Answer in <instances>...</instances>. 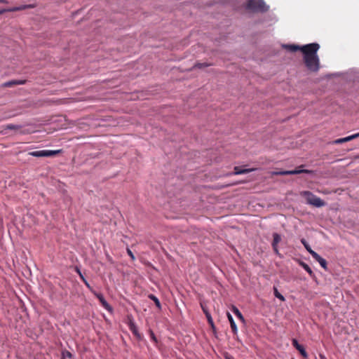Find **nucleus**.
Segmentation results:
<instances>
[{
    "label": "nucleus",
    "instance_id": "22",
    "mask_svg": "<svg viewBox=\"0 0 359 359\" xmlns=\"http://www.w3.org/2000/svg\"><path fill=\"white\" fill-rule=\"evenodd\" d=\"M274 295L278 299L284 302L285 300L284 296L281 294L277 290V288L274 287Z\"/></svg>",
    "mask_w": 359,
    "mask_h": 359
},
{
    "label": "nucleus",
    "instance_id": "5",
    "mask_svg": "<svg viewBox=\"0 0 359 359\" xmlns=\"http://www.w3.org/2000/svg\"><path fill=\"white\" fill-rule=\"evenodd\" d=\"M303 172H312V171L308 170H302V169H295L292 170H282V171H276L273 172L274 175H297Z\"/></svg>",
    "mask_w": 359,
    "mask_h": 359
},
{
    "label": "nucleus",
    "instance_id": "25",
    "mask_svg": "<svg viewBox=\"0 0 359 359\" xmlns=\"http://www.w3.org/2000/svg\"><path fill=\"white\" fill-rule=\"evenodd\" d=\"M149 335H150L151 339L154 343L156 344L158 342V340H157V338H156L155 334L154 333V332L151 330H149Z\"/></svg>",
    "mask_w": 359,
    "mask_h": 359
},
{
    "label": "nucleus",
    "instance_id": "11",
    "mask_svg": "<svg viewBox=\"0 0 359 359\" xmlns=\"http://www.w3.org/2000/svg\"><path fill=\"white\" fill-rule=\"evenodd\" d=\"M316 262H318L320 265L325 269V270H327V261L321 257L319 255H318L316 252Z\"/></svg>",
    "mask_w": 359,
    "mask_h": 359
},
{
    "label": "nucleus",
    "instance_id": "9",
    "mask_svg": "<svg viewBox=\"0 0 359 359\" xmlns=\"http://www.w3.org/2000/svg\"><path fill=\"white\" fill-rule=\"evenodd\" d=\"M227 318H228V320L230 323V326H231V330L233 332V333L234 334H237L238 333V328H237V326H236V324L233 318V316L228 312L227 313Z\"/></svg>",
    "mask_w": 359,
    "mask_h": 359
},
{
    "label": "nucleus",
    "instance_id": "3",
    "mask_svg": "<svg viewBox=\"0 0 359 359\" xmlns=\"http://www.w3.org/2000/svg\"><path fill=\"white\" fill-rule=\"evenodd\" d=\"M127 324L129 327V330L132 332V333L135 336L137 340L140 341L142 339L141 334L140 333L137 326L135 324L134 318L133 316L128 315L127 316Z\"/></svg>",
    "mask_w": 359,
    "mask_h": 359
},
{
    "label": "nucleus",
    "instance_id": "19",
    "mask_svg": "<svg viewBox=\"0 0 359 359\" xmlns=\"http://www.w3.org/2000/svg\"><path fill=\"white\" fill-rule=\"evenodd\" d=\"M206 318H207L208 322L210 324V325L211 326L212 329L215 330V326L212 318L211 316V314L210 313H206Z\"/></svg>",
    "mask_w": 359,
    "mask_h": 359
},
{
    "label": "nucleus",
    "instance_id": "2",
    "mask_svg": "<svg viewBox=\"0 0 359 359\" xmlns=\"http://www.w3.org/2000/svg\"><path fill=\"white\" fill-rule=\"evenodd\" d=\"M246 8L254 12H266L269 7L267 6L264 0H248Z\"/></svg>",
    "mask_w": 359,
    "mask_h": 359
},
{
    "label": "nucleus",
    "instance_id": "31",
    "mask_svg": "<svg viewBox=\"0 0 359 359\" xmlns=\"http://www.w3.org/2000/svg\"><path fill=\"white\" fill-rule=\"evenodd\" d=\"M86 286L93 292V291H95L93 287L90 286L89 283H86Z\"/></svg>",
    "mask_w": 359,
    "mask_h": 359
},
{
    "label": "nucleus",
    "instance_id": "37",
    "mask_svg": "<svg viewBox=\"0 0 359 359\" xmlns=\"http://www.w3.org/2000/svg\"><path fill=\"white\" fill-rule=\"evenodd\" d=\"M6 0H0V3H6Z\"/></svg>",
    "mask_w": 359,
    "mask_h": 359
},
{
    "label": "nucleus",
    "instance_id": "29",
    "mask_svg": "<svg viewBox=\"0 0 359 359\" xmlns=\"http://www.w3.org/2000/svg\"><path fill=\"white\" fill-rule=\"evenodd\" d=\"M127 253L131 257V259L133 260H134L135 259L133 252L129 248L127 249Z\"/></svg>",
    "mask_w": 359,
    "mask_h": 359
},
{
    "label": "nucleus",
    "instance_id": "27",
    "mask_svg": "<svg viewBox=\"0 0 359 359\" xmlns=\"http://www.w3.org/2000/svg\"><path fill=\"white\" fill-rule=\"evenodd\" d=\"M75 271L78 273V275L79 276V277L81 280L83 279V278H85L83 274L82 273L81 271L80 270L79 267L76 266Z\"/></svg>",
    "mask_w": 359,
    "mask_h": 359
},
{
    "label": "nucleus",
    "instance_id": "16",
    "mask_svg": "<svg viewBox=\"0 0 359 359\" xmlns=\"http://www.w3.org/2000/svg\"><path fill=\"white\" fill-rule=\"evenodd\" d=\"M34 7H35V6L33 4H27V5H23L21 6H19V7L14 8L11 9V11H21V10H24V9H27V8H33Z\"/></svg>",
    "mask_w": 359,
    "mask_h": 359
},
{
    "label": "nucleus",
    "instance_id": "32",
    "mask_svg": "<svg viewBox=\"0 0 359 359\" xmlns=\"http://www.w3.org/2000/svg\"><path fill=\"white\" fill-rule=\"evenodd\" d=\"M309 204L314 205V198H309Z\"/></svg>",
    "mask_w": 359,
    "mask_h": 359
},
{
    "label": "nucleus",
    "instance_id": "6",
    "mask_svg": "<svg viewBox=\"0 0 359 359\" xmlns=\"http://www.w3.org/2000/svg\"><path fill=\"white\" fill-rule=\"evenodd\" d=\"M93 294L99 299L102 306L109 312L113 311V308L106 301L103 294L100 292H97L96 291H93Z\"/></svg>",
    "mask_w": 359,
    "mask_h": 359
},
{
    "label": "nucleus",
    "instance_id": "14",
    "mask_svg": "<svg viewBox=\"0 0 359 359\" xmlns=\"http://www.w3.org/2000/svg\"><path fill=\"white\" fill-rule=\"evenodd\" d=\"M273 243H272V247H273V248H276V245H277L278 243L280 241L281 238H280V236L277 233H274L273 234Z\"/></svg>",
    "mask_w": 359,
    "mask_h": 359
},
{
    "label": "nucleus",
    "instance_id": "33",
    "mask_svg": "<svg viewBox=\"0 0 359 359\" xmlns=\"http://www.w3.org/2000/svg\"><path fill=\"white\" fill-rule=\"evenodd\" d=\"M81 280L83 282V283L85 285L86 284V283H88V280L86 279V278H83V279Z\"/></svg>",
    "mask_w": 359,
    "mask_h": 359
},
{
    "label": "nucleus",
    "instance_id": "34",
    "mask_svg": "<svg viewBox=\"0 0 359 359\" xmlns=\"http://www.w3.org/2000/svg\"><path fill=\"white\" fill-rule=\"evenodd\" d=\"M273 250L276 254H278V250L277 245H276V248H273Z\"/></svg>",
    "mask_w": 359,
    "mask_h": 359
},
{
    "label": "nucleus",
    "instance_id": "18",
    "mask_svg": "<svg viewBox=\"0 0 359 359\" xmlns=\"http://www.w3.org/2000/svg\"><path fill=\"white\" fill-rule=\"evenodd\" d=\"M299 265L302 266L305 271H306L310 275H312L313 271L311 267L307 264L302 261H299Z\"/></svg>",
    "mask_w": 359,
    "mask_h": 359
},
{
    "label": "nucleus",
    "instance_id": "20",
    "mask_svg": "<svg viewBox=\"0 0 359 359\" xmlns=\"http://www.w3.org/2000/svg\"><path fill=\"white\" fill-rule=\"evenodd\" d=\"M15 85V81L14 79V80H11V81H7V82H5V83H2L1 84V87L10 88V87H12V86H13Z\"/></svg>",
    "mask_w": 359,
    "mask_h": 359
},
{
    "label": "nucleus",
    "instance_id": "36",
    "mask_svg": "<svg viewBox=\"0 0 359 359\" xmlns=\"http://www.w3.org/2000/svg\"><path fill=\"white\" fill-rule=\"evenodd\" d=\"M225 358L226 359H233V358L231 356H226Z\"/></svg>",
    "mask_w": 359,
    "mask_h": 359
},
{
    "label": "nucleus",
    "instance_id": "28",
    "mask_svg": "<svg viewBox=\"0 0 359 359\" xmlns=\"http://www.w3.org/2000/svg\"><path fill=\"white\" fill-rule=\"evenodd\" d=\"M15 85H24L26 83V80L25 79H15Z\"/></svg>",
    "mask_w": 359,
    "mask_h": 359
},
{
    "label": "nucleus",
    "instance_id": "24",
    "mask_svg": "<svg viewBox=\"0 0 359 359\" xmlns=\"http://www.w3.org/2000/svg\"><path fill=\"white\" fill-rule=\"evenodd\" d=\"M302 242L304 245L306 249L314 257V250H313L306 243L304 240H302Z\"/></svg>",
    "mask_w": 359,
    "mask_h": 359
},
{
    "label": "nucleus",
    "instance_id": "13",
    "mask_svg": "<svg viewBox=\"0 0 359 359\" xmlns=\"http://www.w3.org/2000/svg\"><path fill=\"white\" fill-rule=\"evenodd\" d=\"M231 311L243 322L245 321L244 317L241 312L239 311V309L235 306H232L231 307Z\"/></svg>",
    "mask_w": 359,
    "mask_h": 359
},
{
    "label": "nucleus",
    "instance_id": "1",
    "mask_svg": "<svg viewBox=\"0 0 359 359\" xmlns=\"http://www.w3.org/2000/svg\"><path fill=\"white\" fill-rule=\"evenodd\" d=\"M283 47L290 53L299 51L304 57L306 65L310 69L314 68V43L303 46L297 44H284Z\"/></svg>",
    "mask_w": 359,
    "mask_h": 359
},
{
    "label": "nucleus",
    "instance_id": "15",
    "mask_svg": "<svg viewBox=\"0 0 359 359\" xmlns=\"http://www.w3.org/2000/svg\"><path fill=\"white\" fill-rule=\"evenodd\" d=\"M148 297L154 302L155 305L158 309H161V305L160 301L154 294H149Z\"/></svg>",
    "mask_w": 359,
    "mask_h": 359
},
{
    "label": "nucleus",
    "instance_id": "12",
    "mask_svg": "<svg viewBox=\"0 0 359 359\" xmlns=\"http://www.w3.org/2000/svg\"><path fill=\"white\" fill-rule=\"evenodd\" d=\"M252 170H253L252 169H248H248H242L240 167L236 166L234 168L233 174L234 175H242V174L250 172Z\"/></svg>",
    "mask_w": 359,
    "mask_h": 359
},
{
    "label": "nucleus",
    "instance_id": "8",
    "mask_svg": "<svg viewBox=\"0 0 359 359\" xmlns=\"http://www.w3.org/2000/svg\"><path fill=\"white\" fill-rule=\"evenodd\" d=\"M359 137V133H357V134H354V135H350V136H347L346 137H343V138H339V139H337L335 140H334L332 142L333 144H342L344 142H348L350 140H352L356 137Z\"/></svg>",
    "mask_w": 359,
    "mask_h": 359
},
{
    "label": "nucleus",
    "instance_id": "17",
    "mask_svg": "<svg viewBox=\"0 0 359 359\" xmlns=\"http://www.w3.org/2000/svg\"><path fill=\"white\" fill-rule=\"evenodd\" d=\"M319 48H320L319 44L316 43V72H317L320 68V64H319L320 61H319L318 56L316 54Z\"/></svg>",
    "mask_w": 359,
    "mask_h": 359
},
{
    "label": "nucleus",
    "instance_id": "35",
    "mask_svg": "<svg viewBox=\"0 0 359 359\" xmlns=\"http://www.w3.org/2000/svg\"><path fill=\"white\" fill-rule=\"evenodd\" d=\"M6 10H5V9H1V10H0V14H2V13H4V12H6Z\"/></svg>",
    "mask_w": 359,
    "mask_h": 359
},
{
    "label": "nucleus",
    "instance_id": "23",
    "mask_svg": "<svg viewBox=\"0 0 359 359\" xmlns=\"http://www.w3.org/2000/svg\"><path fill=\"white\" fill-rule=\"evenodd\" d=\"M325 203L320 198L316 197V207L319 208L324 205Z\"/></svg>",
    "mask_w": 359,
    "mask_h": 359
},
{
    "label": "nucleus",
    "instance_id": "30",
    "mask_svg": "<svg viewBox=\"0 0 359 359\" xmlns=\"http://www.w3.org/2000/svg\"><path fill=\"white\" fill-rule=\"evenodd\" d=\"M201 306L202 310L205 316H206V313H210L209 311L208 310V309L205 306H204L203 304H201Z\"/></svg>",
    "mask_w": 359,
    "mask_h": 359
},
{
    "label": "nucleus",
    "instance_id": "10",
    "mask_svg": "<svg viewBox=\"0 0 359 359\" xmlns=\"http://www.w3.org/2000/svg\"><path fill=\"white\" fill-rule=\"evenodd\" d=\"M60 359H76L75 355L68 350L64 349L61 351Z\"/></svg>",
    "mask_w": 359,
    "mask_h": 359
},
{
    "label": "nucleus",
    "instance_id": "21",
    "mask_svg": "<svg viewBox=\"0 0 359 359\" xmlns=\"http://www.w3.org/2000/svg\"><path fill=\"white\" fill-rule=\"evenodd\" d=\"M20 126L15 125V124H8L4 126V129L6 130H17L20 128Z\"/></svg>",
    "mask_w": 359,
    "mask_h": 359
},
{
    "label": "nucleus",
    "instance_id": "7",
    "mask_svg": "<svg viewBox=\"0 0 359 359\" xmlns=\"http://www.w3.org/2000/svg\"><path fill=\"white\" fill-rule=\"evenodd\" d=\"M292 344L299 351V353H301V355L303 357H304V358L307 357V353H306V351L304 346L302 344H299L297 339H293L292 340Z\"/></svg>",
    "mask_w": 359,
    "mask_h": 359
},
{
    "label": "nucleus",
    "instance_id": "26",
    "mask_svg": "<svg viewBox=\"0 0 359 359\" xmlns=\"http://www.w3.org/2000/svg\"><path fill=\"white\" fill-rule=\"evenodd\" d=\"M209 65L208 63H196L194 67L198 69H201L205 67H208Z\"/></svg>",
    "mask_w": 359,
    "mask_h": 359
},
{
    "label": "nucleus",
    "instance_id": "4",
    "mask_svg": "<svg viewBox=\"0 0 359 359\" xmlns=\"http://www.w3.org/2000/svg\"><path fill=\"white\" fill-rule=\"evenodd\" d=\"M61 149L58 150H37L29 153V154L34 157H49L60 154Z\"/></svg>",
    "mask_w": 359,
    "mask_h": 359
}]
</instances>
